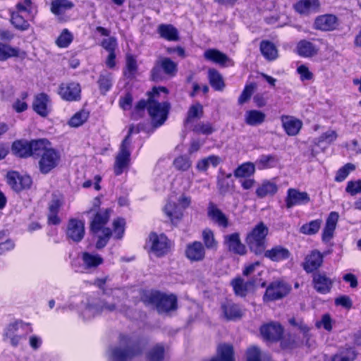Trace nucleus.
Returning <instances> with one entry per match:
<instances>
[{"instance_id": "obj_1", "label": "nucleus", "mask_w": 361, "mask_h": 361, "mask_svg": "<svg viewBox=\"0 0 361 361\" xmlns=\"http://www.w3.org/2000/svg\"><path fill=\"white\" fill-rule=\"evenodd\" d=\"M140 300L146 306H153L159 314H169L178 310V298L175 294L158 290H143Z\"/></svg>"}, {"instance_id": "obj_2", "label": "nucleus", "mask_w": 361, "mask_h": 361, "mask_svg": "<svg viewBox=\"0 0 361 361\" xmlns=\"http://www.w3.org/2000/svg\"><path fill=\"white\" fill-rule=\"evenodd\" d=\"M35 159L37 160L39 171L43 175H47L59 166L61 154L59 149L51 146L48 139L43 138Z\"/></svg>"}, {"instance_id": "obj_3", "label": "nucleus", "mask_w": 361, "mask_h": 361, "mask_svg": "<svg viewBox=\"0 0 361 361\" xmlns=\"http://www.w3.org/2000/svg\"><path fill=\"white\" fill-rule=\"evenodd\" d=\"M111 212V209L109 208L105 209L103 212L97 211L90 223V230L92 234L96 235L102 232L95 243L97 250L103 249L112 236V230L106 226L109 221Z\"/></svg>"}, {"instance_id": "obj_4", "label": "nucleus", "mask_w": 361, "mask_h": 361, "mask_svg": "<svg viewBox=\"0 0 361 361\" xmlns=\"http://www.w3.org/2000/svg\"><path fill=\"white\" fill-rule=\"evenodd\" d=\"M269 234V228L263 221L257 223L249 231L245 237V242L250 251L256 256H262L264 250L267 247V237Z\"/></svg>"}, {"instance_id": "obj_5", "label": "nucleus", "mask_w": 361, "mask_h": 361, "mask_svg": "<svg viewBox=\"0 0 361 361\" xmlns=\"http://www.w3.org/2000/svg\"><path fill=\"white\" fill-rule=\"evenodd\" d=\"M291 290V285L284 279H275L267 286L262 296L263 302L268 303L282 300L290 294Z\"/></svg>"}, {"instance_id": "obj_6", "label": "nucleus", "mask_w": 361, "mask_h": 361, "mask_svg": "<svg viewBox=\"0 0 361 361\" xmlns=\"http://www.w3.org/2000/svg\"><path fill=\"white\" fill-rule=\"evenodd\" d=\"M42 140L43 138L16 140L11 144V152L19 159H35Z\"/></svg>"}, {"instance_id": "obj_7", "label": "nucleus", "mask_w": 361, "mask_h": 361, "mask_svg": "<svg viewBox=\"0 0 361 361\" xmlns=\"http://www.w3.org/2000/svg\"><path fill=\"white\" fill-rule=\"evenodd\" d=\"M171 109L169 100L161 101L160 103H147L145 110L151 118L152 126L160 127L167 120Z\"/></svg>"}, {"instance_id": "obj_8", "label": "nucleus", "mask_w": 361, "mask_h": 361, "mask_svg": "<svg viewBox=\"0 0 361 361\" xmlns=\"http://www.w3.org/2000/svg\"><path fill=\"white\" fill-rule=\"evenodd\" d=\"M169 90L164 86H154L151 90L147 92V99H141L135 105V111L140 114L145 111L147 103H160L168 100Z\"/></svg>"}, {"instance_id": "obj_9", "label": "nucleus", "mask_w": 361, "mask_h": 361, "mask_svg": "<svg viewBox=\"0 0 361 361\" xmlns=\"http://www.w3.org/2000/svg\"><path fill=\"white\" fill-rule=\"evenodd\" d=\"M148 243L150 245V250L157 257H162L166 255L172 246L171 240L164 234H157L151 232L149 235Z\"/></svg>"}, {"instance_id": "obj_10", "label": "nucleus", "mask_w": 361, "mask_h": 361, "mask_svg": "<svg viewBox=\"0 0 361 361\" xmlns=\"http://www.w3.org/2000/svg\"><path fill=\"white\" fill-rule=\"evenodd\" d=\"M33 111L42 118H47L52 111V102L46 92H39L34 95L32 102Z\"/></svg>"}, {"instance_id": "obj_11", "label": "nucleus", "mask_w": 361, "mask_h": 361, "mask_svg": "<svg viewBox=\"0 0 361 361\" xmlns=\"http://www.w3.org/2000/svg\"><path fill=\"white\" fill-rule=\"evenodd\" d=\"M81 86L79 82L71 81L61 82L58 88V94L66 102H79L81 99Z\"/></svg>"}, {"instance_id": "obj_12", "label": "nucleus", "mask_w": 361, "mask_h": 361, "mask_svg": "<svg viewBox=\"0 0 361 361\" xmlns=\"http://www.w3.org/2000/svg\"><path fill=\"white\" fill-rule=\"evenodd\" d=\"M85 234L84 221L76 218L69 219L66 230V239L68 241L78 243L84 238Z\"/></svg>"}, {"instance_id": "obj_13", "label": "nucleus", "mask_w": 361, "mask_h": 361, "mask_svg": "<svg viewBox=\"0 0 361 361\" xmlns=\"http://www.w3.org/2000/svg\"><path fill=\"white\" fill-rule=\"evenodd\" d=\"M259 332L264 341L273 343L281 340L284 329L280 323L271 322L262 325Z\"/></svg>"}, {"instance_id": "obj_14", "label": "nucleus", "mask_w": 361, "mask_h": 361, "mask_svg": "<svg viewBox=\"0 0 361 361\" xmlns=\"http://www.w3.org/2000/svg\"><path fill=\"white\" fill-rule=\"evenodd\" d=\"M312 287L317 293L325 295L331 292L334 281L325 271H317L312 273Z\"/></svg>"}, {"instance_id": "obj_15", "label": "nucleus", "mask_w": 361, "mask_h": 361, "mask_svg": "<svg viewBox=\"0 0 361 361\" xmlns=\"http://www.w3.org/2000/svg\"><path fill=\"white\" fill-rule=\"evenodd\" d=\"M130 145L121 143L115 159L114 173L115 176L121 175L130 164Z\"/></svg>"}, {"instance_id": "obj_16", "label": "nucleus", "mask_w": 361, "mask_h": 361, "mask_svg": "<svg viewBox=\"0 0 361 361\" xmlns=\"http://www.w3.org/2000/svg\"><path fill=\"white\" fill-rule=\"evenodd\" d=\"M310 202L309 194L305 191H300L297 188H290L287 190L285 204L287 209L295 206L305 205Z\"/></svg>"}, {"instance_id": "obj_17", "label": "nucleus", "mask_w": 361, "mask_h": 361, "mask_svg": "<svg viewBox=\"0 0 361 361\" xmlns=\"http://www.w3.org/2000/svg\"><path fill=\"white\" fill-rule=\"evenodd\" d=\"M324 255L319 250L314 249L307 254L303 262L302 263V269L307 274H312L319 271V268L324 263Z\"/></svg>"}, {"instance_id": "obj_18", "label": "nucleus", "mask_w": 361, "mask_h": 361, "mask_svg": "<svg viewBox=\"0 0 361 361\" xmlns=\"http://www.w3.org/2000/svg\"><path fill=\"white\" fill-rule=\"evenodd\" d=\"M338 18L331 13L318 16L314 22V28L322 32L334 31L338 29Z\"/></svg>"}, {"instance_id": "obj_19", "label": "nucleus", "mask_w": 361, "mask_h": 361, "mask_svg": "<svg viewBox=\"0 0 361 361\" xmlns=\"http://www.w3.org/2000/svg\"><path fill=\"white\" fill-rule=\"evenodd\" d=\"M74 4L69 0H51L50 3V11L58 18L61 23L68 21L69 17L65 15L67 11L74 7Z\"/></svg>"}, {"instance_id": "obj_20", "label": "nucleus", "mask_w": 361, "mask_h": 361, "mask_svg": "<svg viewBox=\"0 0 361 361\" xmlns=\"http://www.w3.org/2000/svg\"><path fill=\"white\" fill-rule=\"evenodd\" d=\"M185 256L191 262H202L205 259L206 249L202 242L195 240L187 244Z\"/></svg>"}, {"instance_id": "obj_21", "label": "nucleus", "mask_w": 361, "mask_h": 361, "mask_svg": "<svg viewBox=\"0 0 361 361\" xmlns=\"http://www.w3.org/2000/svg\"><path fill=\"white\" fill-rule=\"evenodd\" d=\"M8 183L16 192H20L29 189L32 183V178L27 175H20L16 171L8 174Z\"/></svg>"}, {"instance_id": "obj_22", "label": "nucleus", "mask_w": 361, "mask_h": 361, "mask_svg": "<svg viewBox=\"0 0 361 361\" xmlns=\"http://www.w3.org/2000/svg\"><path fill=\"white\" fill-rule=\"evenodd\" d=\"M230 283L233 288L234 294L240 298H245L247 295L250 288L255 287L257 285L256 279L252 278L245 281L240 276L233 278Z\"/></svg>"}, {"instance_id": "obj_23", "label": "nucleus", "mask_w": 361, "mask_h": 361, "mask_svg": "<svg viewBox=\"0 0 361 361\" xmlns=\"http://www.w3.org/2000/svg\"><path fill=\"white\" fill-rule=\"evenodd\" d=\"M291 254L290 250L281 245H274L270 249L264 250L262 256L274 262H280L290 258Z\"/></svg>"}, {"instance_id": "obj_24", "label": "nucleus", "mask_w": 361, "mask_h": 361, "mask_svg": "<svg viewBox=\"0 0 361 361\" xmlns=\"http://www.w3.org/2000/svg\"><path fill=\"white\" fill-rule=\"evenodd\" d=\"M203 361H235L234 347L228 343H219L216 348V355Z\"/></svg>"}, {"instance_id": "obj_25", "label": "nucleus", "mask_w": 361, "mask_h": 361, "mask_svg": "<svg viewBox=\"0 0 361 361\" xmlns=\"http://www.w3.org/2000/svg\"><path fill=\"white\" fill-rule=\"evenodd\" d=\"M143 349L140 343H135L128 349L115 348L112 350V356L114 361H127L129 359L140 355L142 353Z\"/></svg>"}, {"instance_id": "obj_26", "label": "nucleus", "mask_w": 361, "mask_h": 361, "mask_svg": "<svg viewBox=\"0 0 361 361\" xmlns=\"http://www.w3.org/2000/svg\"><path fill=\"white\" fill-rule=\"evenodd\" d=\"M163 211L171 224L174 226H177L180 223L184 216L183 208L175 202H168L165 204Z\"/></svg>"}, {"instance_id": "obj_27", "label": "nucleus", "mask_w": 361, "mask_h": 361, "mask_svg": "<svg viewBox=\"0 0 361 361\" xmlns=\"http://www.w3.org/2000/svg\"><path fill=\"white\" fill-rule=\"evenodd\" d=\"M338 219L339 215L338 212H331L329 214L322 233V240L323 242L329 243L334 238Z\"/></svg>"}, {"instance_id": "obj_28", "label": "nucleus", "mask_w": 361, "mask_h": 361, "mask_svg": "<svg viewBox=\"0 0 361 361\" xmlns=\"http://www.w3.org/2000/svg\"><path fill=\"white\" fill-rule=\"evenodd\" d=\"M224 317L228 321H235L242 318L243 312L239 305L231 300H226L221 305Z\"/></svg>"}, {"instance_id": "obj_29", "label": "nucleus", "mask_w": 361, "mask_h": 361, "mask_svg": "<svg viewBox=\"0 0 361 361\" xmlns=\"http://www.w3.org/2000/svg\"><path fill=\"white\" fill-rule=\"evenodd\" d=\"M295 51L302 58H312L318 54L319 47L311 41L304 39L297 43Z\"/></svg>"}, {"instance_id": "obj_30", "label": "nucleus", "mask_w": 361, "mask_h": 361, "mask_svg": "<svg viewBox=\"0 0 361 361\" xmlns=\"http://www.w3.org/2000/svg\"><path fill=\"white\" fill-rule=\"evenodd\" d=\"M281 121L284 131L289 136L297 135L302 127V122L292 116L282 115Z\"/></svg>"}, {"instance_id": "obj_31", "label": "nucleus", "mask_w": 361, "mask_h": 361, "mask_svg": "<svg viewBox=\"0 0 361 361\" xmlns=\"http://www.w3.org/2000/svg\"><path fill=\"white\" fill-rule=\"evenodd\" d=\"M207 216L220 227L226 228L229 226V221L226 215L213 202H209L208 205Z\"/></svg>"}, {"instance_id": "obj_32", "label": "nucleus", "mask_w": 361, "mask_h": 361, "mask_svg": "<svg viewBox=\"0 0 361 361\" xmlns=\"http://www.w3.org/2000/svg\"><path fill=\"white\" fill-rule=\"evenodd\" d=\"M225 243L228 249L236 255L243 256L247 253L246 246L242 243L238 232L226 235Z\"/></svg>"}, {"instance_id": "obj_33", "label": "nucleus", "mask_w": 361, "mask_h": 361, "mask_svg": "<svg viewBox=\"0 0 361 361\" xmlns=\"http://www.w3.org/2000/svg\"><path fill=\"white\" fill-rule=\"evenodd\" d=\"M25 324L30 325V324H25L23 321H16L10 323L5 329L4 340L9 338L11 345L15 348L17 347L22 336L17 335L16 333L20 327L22 328Z\"/></svg>"}, {"instance_id": "obj_34", "label": "nucleus", "mask_w": 361, "mask_h": 361, "mask_svg": "<svg viewBox=\"0 0 361 361\" xmlns=\"http://www.w3.org/2000/svg\"><path fill=\"white\" fill-rule=\"evenodd\" d=\"M319 7V0H299L293 6L295 11L300 15L318 11Z\"/></svg>"}, {"instance_id": "obj_35", "label": "nucleus", "mask_w": 361, "mask_h": 361, "mask_svg": "<svg viewBox=\"0 0 361 361\" xmlns=\"http://www.w3.org/2000/svg\"><path fill=\"white\" fill-rule=\"evenodd\" d=\"M259 50L267 61H273L279 57V51L276 46L269 40H262L259 44Z\"/></svg>"}, {"instance_id": "obj_36", "label": "nucleus", "mask_w": 361, "mask_h": 361, "mask_svg": "<svg viewBox=\"0 0 361 361\" xmlns=\"http://www.w3.org/2000/svg\"><path fill=\"white\" fill-rule=\"evenodd\" d=\"M157 32L161 38L169 42H176L180 39L177 28L171 24L161 23L159 25Z\"/></svg>"}, {"instance_id": "obj_37", "label": "nucleus", "mask_w": 361, "mask_h": 361, "mask_svg": "<svg viewBox=\"0 0 361 361\" xmlns=\"http://www.w3.org/2000/svg\"><path fill=\"white\" fill-rule=\"evenodd\" d=\"M62 202L59 199H53L49 204V212L47 215V223L49 225H59L61 220L59 216Z\"/></svg>"}, {"instance_id": "obj_38", "label": "nucleus", "mask_w": 361, "mask_h": 361, "mask_svg": "<svg viewBox=\"0 0 361 361\" xmlns=\"http://www.w3.org/2000/svg\"><path fill=\"white\" fill-rule=\"evenodd\" d=\"M357 353L353 347L348 346L340 348L330 357L329 361H355Z\"/></svg>"}, {"instance_id": "obj_39", "label": "nucleus", "mask_w": 361, "mask_h": 361, "mask_svg": "<svg viewBox=\"0 0 361 361\" xmlns=\"http://www.w3.org/2000/svg\"><path fill=\"white\" fill-rule=\"evenodd\" d=\"M277 184L269 180H264L257 188L255 194L258 198L262 199L267 196H273L278 191Z\"/></svg>"}, {"instance_id": "obj_40", "label": "nucleus", "mask_w": 361, "mask_h": 361, "mask_svg": "<svg viewBox=\"0 0 361 361\" xmlns=\"http://www.w3.org/2000/svg\"><path fill=\"white\" fill-rule=\"evenodd\" d=\"M80 257L86 269H96L104 263L103 257L99 254L85 251L81 253Z\"/></svg>"}, {"instance_id": "obj_41", "label": "nucleus", "mask_w": 361, "mask_h": 361, "mask_svg": "<svg viewBox=\"0 0 361 361\" xmlns=\"http://www.w3.org/2000/svg\"><path fill=\"white\" fill-rule=\"evenodd\" d=\"M166 356V345L163 343H157L152 345L146 353L147 361H164Z\"/></svg>"}, {"instance_id": "obj_42", "label": "nucleus", "mask_w": 361, "mask_h": 361, "mask_svg": "<svg viewBox=\"0 0 361 361\" xmlns=\"http://www.w3.org/2000/svg\"><path fill=\"white\" fill-rule=\"evenodd\" d=\"M97 85L100 94L105 95L113 87L112 73L107 71L102 72L99 75Z\"/></svg>"}, {"instance_id": "obj_43", "label": "nucleus", "mask_w": 361, "mask_h": 361, "mask_svg": "<svg viewBox=\"0 0 361 361\" xmlns=\"http://www.w3.org/2000/svg\"><path fill=\"white\" fill-rule=\"evenodd\" d=\"M266 119V115L264 112L252 109L245 112V122L250 126H257L262 124Z\"/></svg>"}, {"instance_id": "obj_44", "label": "nucleus", "mask_w": 361, "mask_h": 361, "mask_svg": "<svg viewBox=\"0 0 361 361\" xmlns=\"http://www.w3.org/2000/svg\"><path fill=\"white\" fill-rule=\"evenodd\" d=\"M208 80L210 85L215 91L221 92L225 88L226 85L224 78L216 69H209Z\"/></svg>"}, {"instance_id": "obj_45", "label": "nucleus", "mask_w": 361, "mask_h": 361, "mask_svg": "<svg viewBox=\"0 0 361 361\" xmlns=\"http://www.w3.org/2000/svg\"><path fill=\"white\" fill-rule=\"evenodd\" d=\"M279 161L277 156L275 154H262L256 160L255 164L259 170H264L275 167Z\"/></svg>"}, {"instance_id": "obj_46", "label": "nucleus", "mask_w": 361, "mask_h": 361, "mask_svg": "<svg viewBox=\"0 0 361 361\" xmlns=\"http://www.w3.org/2000/svg\"><path fill=\"white\" fill-rule=\"evenodd\" d=\"M255 173V164L246 161L239 165L233 171V175L238 178L252 177Z\"/></svg>"}, {"instance_id": "obj_47", "label": "nucleus", "mask_w": 361, "mask_h": 361, "mask_svg": "<svg viewBox=\"0 0 361 361\" xmlns=\"http://www.w3.org/2000/svg\"><path fill=\"white\" fill-rule=\"evenodd\" d=\"M10 22L13 27L20 32H25L30 29V24L28 20L18 11H13L10 15Z\"/></svg>"}, {"instance_id": "obj_48", "label": "nucleus", "mask_w": 361, "mask_h": 361, "mask_svg": "<svg viewBox=\"0 0 361 361\" xmlns=\"http://www.w3.org/2000/svg\"><path fill=\"white\" fill-rule=\"evenodd\" d=\"M21 54L25 55V53L21 52L19 48L0 42V61H5L11 57H20Z\"/></svg>"}, {"instance_id": "obj_49", "label": "nucleus", "mask_w": 361, "mask_h": 361, "mask_svg": "<svg viewBox=\"0 0 361 361\" xmlns=\"http://www.w3.org/2000/svg\"><path fill=\"white\" fill-rule=\"evenodd\" d=\"M166 75L173 78L178 73V63L169 57H164L158 61Z\"/></svg>"}, {"instance_id": "obj_50", "label": "nucleus", "mask_w": 361, "mask_h": 361, "mask_svg": "<svg viewBox=\"0 0 361 361\" xmlns=\"http://www.w3.org/2000/svg\"><path fill=\"white\" fill-rule=\"evenodd\" d=\"M217 188L221 195H226L234 190L235 184L231 179V174L228 173L224 177L219 178L217 180Z\"/></svg>"}, {"instance_id": "obj_51", "label": "nucleus", "mask_w": 361, "mask_h": 361, "mask_svg": "<svg viewBox=\"0 0 361 361\" xmlns=\"http://www.w3.org/2000/svg\"><path fill=\"white\" fill-rule=\"evenodd\" d=\"M322 224V220L321 219L312 220L302 225L300 227L299 232L307 235H315L319 232Z\"/></svg>"}, {"instance_id": "obj_52", "label": "nucleus", "mask_w": 361, "mask_h": 361, "mask_svg": "<svg viewBox=\"0 0 361 361\" xmlns=\"http://www.w3.org/2000/svg\"><path fill=\"white\" fill-rule=\"evenodd\" d=\"M204 56L206 59L221 65H224L228 60L226 54L215 49H207Z\"/></svg>"}, {"instance_id": "obj_53", "label": "nucleus", "mask_w": 361, "mask_h": 361, "mask_svg": "<svg viewBox=\"0 0 361 361\" xmlns=\"http://www.w3.org/2000/svg\"><path fill=\"white\" fill-rule=\"evenodd\" d=\"M202 244L205 249L216 250L218 247V242L215 239L214 231L209 228H206L202 232Z\"/></svg>"}, {"instance_id": "obj_54", "label": "nucleus", "mask_w": 361, "mask_h": 361, "mask_svg": "<svg viewBox=\"0 0 361 361\" xmlns=\"http://www.w3.org/2000/svg\"><path fill=\"white\" fill-rule=\"evenodd\" d=\"M89 116L90 112L88 111L80 109L71 117L68 124L71 127L78 128L87 121Z\"/></svg>"}, {"instance_id": "obj_55", "label": "nucleus", "mask_w": 361, "mask_h": 361, "mask_svg": "<svg viewBox=\"0 0 361 361\" xmlns=\"http://www.w3.org/2000/svg\"><path fill=\"white\" fill-rule=\"evenodd\" d=\"M138 69L136 58L134 55L128 54L126 57V66L123 74L127 77H133Z\"/></svg>"}, {"instance_id": "obj_56", "label": "nucleus", "mask_w": 361, "mask_h": 361, "mask_svg": "<svg viewBox=\"0 0 361 361\" xmlns=\"http://www.w3.org/2000/svg\"><path fill=\"white\" fill-rule=\"evenodd\" d=\"M203 106L201 104L197 103L190 106L186 117L184 120V124L187 125L192 122L194 118H200L203 115Z\"/></svg>"}, {"instance_id": "obj_57", "label": "nucleus", "mask_w": 361, "mask_h": 361, "mask_svg": "<svg viewBox=\"0 0 361 361\" xmlns=\"http://www.w3.org/2000/svg\"><path fill=\"white\" fill-rule=\"evenodd\" d=\"M257 88L255 82H250L246 84L238 99V105H243L249 102Z\"/></svg>"}, {"instance_id": "obj_58", "label": "nucleus", "mask_w": 361, "mask_h": 361, "mask_svg": "<svg viewBox=\"0 0 361 361\" xmlns=\"http://www.w3.org/2000/svg\"><path fill=\"white\" fill-rule=\"evenodd\" d=\"M73 40V34L67 28H64L56 38L55 43L59 48H67Z\"/></svg>"}, {"instance_id": "obj_59", "label": "nucleus", "mask_w": 361, "mask_h": 361, "mask_svg": "<svg viewBox=\"0 0 361 361\" xmlns=\"http://www.w3.org/2000/svg\"><path fill=\"white\" fill-rule=\"evenodd\" d=\"M29 94L27 91H23L20 94V99H16L12 104V109L18 114L23 113L27 110L28 104L26 99L28 98Z\"/></svg>"}, {"instance_id": "obj_60", "label": "nucleus", "mask_w": 361, "mask_h": 361, "mask_svg": "<svg viewBox=\"0 0 361 361\" xmlns=\"http://www.w3.org/2000/svg\"><path fill=\"white\" fill-rule=\"evenodd\" d=\"M355 170V166L352 163H347L341 167L336 173L334 180L338 183L343 182L350 174Z\"/></svg>"}, {"instance_id": "obj_61", "label": "nucleus", "mask_w": 361, "mask_h": 361, "mask_svg": "<svg viewBox=\"0 0 361 361\" xmlns=\"http://www.w3.org/2000/svg\"><path fill=\"white\" fill-rule=\"evenodd\" d=\"M173 166L176 170L180 171H188L192 166V161L186 155H180L173 160Z\"/></svg>"}, {"instance_id": "obj_62", "label": "nucleus", "mask_w": 361, "mask_h": 361, "mask_svg": "<svg viewBox=\"0 0 361 361\" xmlns=\"http://www.w3.org/2000/svg\"><path fill=\"white\" fill-rule=\"evenodd\" d=\"M216 130L213 124L209 122H199L194 126L192 131L197 134L209 135Z\"/></svg>"}, {"instance_id": "obj_63", "label": "nucleus", "mask_w": 361, "mask_h": 361, "mask_svg": "<svg viewBox=\"0 0 361 361\" xmlns=\"http://www.w3.org/2000/svg\"><path fill=\"white\" fill-rule=\"evenodd\" d=\"M126 221L123 218H117L113 221V231L112 233L114 234V238L120 240L123 237L125 233Z\"/></svg>"}, {"instance_id": "obj_64", "label": "nucleus", "mask_w": 361, "mask_h": 361, "mask_svg": "<svg viewBox=\"0 0 361 361\" xmlns=\"http://www.w3.org/2000/svg\"><path fill=\"white\" fill-rule=\"evenodd\" d=\"M345 192L352 196L361 193V179L349 180L347 183Z\"/></svg>"}]
</instances>
